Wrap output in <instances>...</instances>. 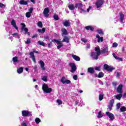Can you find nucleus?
Returning <instances> with one entry per match:
<instances>
[{"label":"nucleus","mask_w":126,"mask_h":126,"mask_svg":"<svg viewBox=\"0 0 126 126\" xmlns=\"http://www.w3.org/2000/svg\"><path fill=\"white\" fill-rule=\"evenodd\" d=\"M94 51L96 52H92L91 57L94 59V60H98L99 56L101 55V52H100V47L99 46L95 47Z\"/></svg>","instance_id":"f257e3e1"},{"label":"nucleus","mask_w":126,"mask_h":126,"mask_svg":"<svg viewBox=\"0 0 126 126\" xmlns=\"http://www.w3.org/2000/svg\"><path fill=\"white\" fill-rule=\"evenodd\" d=\"M42 90L45 93H51V92L53 91V89L51 88H49V86L46 84L43 85Z\"/></svg>","instance_id":"f03ea898"},{"label":"nucleus","mask_w":126,"mask_h":126,"mask_svg":"<svg viewBox=\"0 0 126 126\" xmlns=\"http://www.w3.org/2000/svg\"><path fill=\"white\" fill-rule=\"evenodd\" d=\"M69 66L71 67V69L70 70V72H72V73H73L76 71V69H77V68L76 67V65L75 63H69Z\"/></svg>","instance_id":"7ed1b4c3"},{"label":"nucleus","mask_w":126,"mask_h":126,"mask_svg":"<svg viewBox=\"0 0 126 126\" xmlns=\"http://www.w3.org/2000/svg\"><path fill=\"white\" fill-rule=\"evenodd\" d=\"M34 53H35L36 54H38V53H39V51H36V50L32 49V52H31L30 53V56H31V59H32L34 63H36V59L35 58V55H34Z\"/></svg>","instance_id":"20e7f679"},{"label":"nucleus","mask_w":126,"mask_h":126,"mask_svg":"<svg viewBox=\"0 0 126 126\" xmlns=\"http://www.w3.org/2000/svg\"><path fill=\"white\" fill-rule=\"evenodd\" d=\"M103 68L107 71H109L110 72H112V71H113V70H114V69H115V68H114L111 66H109V65H108L107 64H104Z\"/></svg>","instance_id":"39448f33"},{"label":"nucleus","mask_w":126,"mask_h":126,"mask_svg":"<svg viewBox=\"0 0 126 126\" xmlns=\"http://www.w3.org/2000/svg\"><path fill=\"white\" fill-rule=\"evenodd\" d=\"M22 116L23 117H32V113H30V112L27 110H23L22 111Z\"/></svg>","instance_id":"423d86ee"},{"label":"nucleus","mask_w":126,"mask_h":126,"mask_svg":"<svg viewBox=\"0 0 126 126\" xmlns=\"http://www.w3.org/2000/svg\"><path fill=\"white\" fill-rule=\"evenodd\" d=\"M103 4L104 1L103 0H97L95 2V5L96 6L97 8H100Z\"/></svg>","instance_id":"0eeeda50"},{"label":"nucleus","mask_w":126,"mask_h":126,"mask_svg":"<svg viewBox=\"0 0 126 126\" xmlns=\"http://www.w3.org/2000/svg\"><path fill=\"white\" fill-rule=\"evenodd\" d=\"M49 12H50V8L49 7L45 8L43 11V14L45 17H48L50 16L49 14Z\"/></svg>","instance_id":"6e6552de"},{"label":"nucleus","mask_w":126,"mask_h":126,"mask_svg":"<svg viewBox=\"0 0 126 126\" xmlns=\"http://www.w3.org/2000/svg\"><path fill=\"white\" fill-rule=\"evenodd\" d=\"M123 87L124 86L123 85H119L117 89V93H119L120 94H123Z\"/></svg>","instance_id":"1a4fd4ad"},{"label":"nucleus","mask_w":126,"mask_h":126,"mask_svg":"<svg viewBox=\"0 0 126 126\" xmlns=\"http://www.w3.org/2000/svg\"><path fill=\"white\" fill-rule=\"evenodd\" d=\"M106 115H107L108 117H109V119L111 121H114V119H115V117L114 116V114H113V113H111L109 112H106Z\"/></svg>","instance_id":"9d476101"},{"label":"nucleus","mask_w":126,"mask_h":126,"mask_svg":"<svg viewBox=\"0 0 126 126\" xmlns=\"http://www.w3.org/2000/svg\"><path fill=\"white\" fill-rule=\"evenodd\" d=\"M119 15L120 16V22H121V23H122L123 24H124V19H125V14H124V13H123V12L121 13H119Z\"/></svg>","instance_id":"9b49d317"},{"label":"nucleus","mask_w":126,"mask_h":126,"mask_svg":"<svg viewBox=\"0 0 126 126\" xmlns=\"http://www.w3.org/2000/svg\"><path fill=\"white\" fill-rule=\"evenodd\" d=\"M39 64L42 70H46V68H45V63H44V62H43V61L41 60L39 62Z\"/></svg>","instance_id":"f8f14e48"},{"label":"nucleus","mask_w":126,"mask_h":126,"mask_svg":"<svg viewBox=\"0 0 126 126\" xmlns=\"http://www.w3.org/2000/svg\"><path fill=\"white\" fill-rule=\"evenodd\" d=\"M75 7L76 8H78V9H81L83 7V4L82 3H77L75 5Z\"/></svg>","instance_id":"ddd939ff"},{"label":"nucleus","mask_w":126,"mask_h":126,"mask_svg":"<svg viewBox=\"0 0 126 126\" xmlns=\"http://www.w3.org/2000/svg\"><path fill=\"white\" fill-rule=\"evenodd\" d=\"M11 25H12L13 27L16 29V30H18V27L16 26V23L15 22V20H12L11 22Z\"/></svg>","instance_id":"4468645a"},{"label":"nucleus","mask_w":126,"mask_h":126,"mask_svg":"<svg viewBox=\"0 0 126 126\" xmlns=\"http://www.w3.org/2000/svg\"><path fill=\"white\" fill-rule=\"evenodd\" d=\"M72 58L76 62H80V57H79L74 54L72 55Z\"/></svg>","instance_id":"2eb2a0df"},{"label":"nucleus","mask_w":126,"mask_h":126,"mask_svg":"<svg viewBox=\"0 0 126 126\" xmlns=\"http://www.w3.org/2000/svg\"><path fill=\"white\" fill-rule=\"evenodd\" d=\"M88 72L91 74H94L95 73V70L93 67H89L88 68Z\"/></svg>","instance_id":"dca6fc26"},{"label":"nucleus","mask_w":126,"mask_h":126,"mask_svg":"<svg viewBox=\"0 0 126 126\" xmlns=\"http://www.w3.org/2000/svg\"><path fill=\"white\" fill-rule=\"evenodd\" d=\"M108 50H109V48L108 47L103 48V50H102L101 51V49H100V55L101 54H107V53H108Z\"/></svg>","instance_id":"f3484780"},{"label":"nucleus","mask_w":126,"mask_h":126,"mask_svg":"<svg viewBox=\"0 0 126 126\" xmlns=\"http://www.w3.org/2000/svg\"><path fill=\"white\" fill-rule=\"evenodd\" d=\"M62 42L69 43V37L67 36H64V38L62 40Z\"/></svg>","instance_id":"a211bd4d"},{"label":"nucleus","mask_w":126,"mask_h":126,"mask_svg":"<svg viewBox=\"0 0 126 126\" xmlns=\"http://www.w3.org/2000/svg\"><path fill=\"white\" fill-rule=\"evenodd\" d=\"M96 37L97 39H98V43H100V42H103V41H104V38H103V37H100L99 34H96Z\"/></svg>","instance_id":"6ab92c4d"},{"label":"nucleus","mask_w":126,"mask_h":126,"mask_svg":"<svg viewBox=\"0 0 126 126\" xmlns=\"http://www.w3.org/2000/svg\"><path fill=\"white\" fill-rule=\"evenodd\" d=\"M62 32V36H63V35H67L68 33H67V31L65 28H63L61 30Z\"/></svg>","instance_id":"aec40b11"},{"label":"nucleus","mask_w":126,"mask_h":126,"mask_svg":"<svg viewBox=\"0 0 126 126\" xmlns=\"http://www.w3.org/2000/svg\"><path fill=\"white\" fill-rule=\"evenodd\" d=\"M86 30H90L91 32H93L94 31V28L91 26H88L85 27Z\"/></svg>","instance_id":"412c9836"},{"label":"nucleus","mask_w":126,"mask_h":126,"mask_svg":"<svg viewBox=\"0 0 126 126\" xmlns=\"http://www.w3.org/2000/svg\"><path fill=\"white\" fill-rule=\"evenodd\" d=\"M19 3L23 5H27V4H28V0L25 1L24 0H21L19 1Z\"/></svg>","instance_id":"4be33fe9"},{"label":"nucleus","mask_w":126,"mask_h":126,"mask_svg":"<svg viewBox=\"0 0 126 126\" xmlns=\"http://www.w3.org/2000/svg\"><path fill=\"white\" fill-rule=\"evenodd\" d=\"M63 25L64 26H65V27H69V26H70V23H69V22H68V21L65 20L63 23Z\"/></svg>","instance_id":"5701e85b"},{"label":"nucleus","mask_w":126,"mask_h":126,"mask_svg":"<svg viewBox=\"0 0 126 126\" xmlns=\"http://www.w3.org/2000/svg\"><path fill=\"white\" fill-rule=\"evenodd\" d=\"M123 97V94H120L115 96V97L116 98L117 100L119 101L121 100V98Z\"/></svg>","instance_id":"b1692460"},{"label":"nucleus","mask_w":126,"mask_h":126,"mask_svg":"<svg viewBox=\"0 0 126 126\" xmlns=\"http://www.w3.org/2000/svg\"><path fill=\"white\" fill-rule=\"evenodd\" d=\"M68 7L70 10H74V9L75 8V6L72 4L68 5Z\"/></svg>","instance_id":"393cba45"},{"label":"nucleus","mask_w":126,"mask_h":126,"mask_svg":"<svg viewBox=\"0 0 126 126\" xmlns=\"http://www.w3.org/2000/svg\"><path fill=\"white\" fill-rule=\"evenodd\" d=\"M17 72L18 73H22V72H23V67H21L20 68H19L18 69H17Z\"/></svg>","instance_id":"a878e982"},{"label":"nucleus","mask_w":126,"mask_h":126,"mask_svg":"<svg viewBox=\"0 0 126 126\" xmlns=\"http://www.w3.org/2000/svg\"><path fill=\"white\" fill-rule=\"evenodd\" d=\"M41 80H43L45 82H47L48 81V76H44L41 78Z\"/></svg>","instance_id":"bb28decb"},{"label":"nucleus","mask_w":126,"mask_h":126,"mask_svg":"<svg viewBox=\"0 0 126 126\" xmlns=\"http://www.w3.org/2000/svg\"><path fill=\"white\" fill-rule=\"evenodd\" d=\"M45 28H43L42 29H38V32H39V33H45Z\"/></svg>","instance_id":"cd10ccee"},{"label":"nucleus","mask_w":126,"mask_h":126,"mask_svg":"<svg viewBox=\"0 0 126 126\" xmlns=\"http://www.w3.org/2000/svg\"><path fill=\"white\" fill-rule=\"evenodd\" d=\"M97 32L100 35H104V32H103V31H102L101 29H97Z\"/></svg>","instance_id":"c85d7f7f"},{"label":"nucleus","mask_w":126,"mask_h":126,"mask_svg":"<svg viewBox=\"0 0 126 126\" xmlns=\"http://www.w3.org/2000/svg\"><path fill=\"white\" fill-rule=\"evenodd\" d=\"M13 63H17L18 62V57L15 56L12 58Z\"/></svg>","instance_id":"c756f323"},{"label":"nucleus","mask_w":126,"mask_h":126,"mask_svg":"<svg viewBox=\"0 0 126 126\" xmlns=\"http://www.w3.org/2000/svg\"><path fill=\"white\" fill-rule=\"evenodd\" d=\"M98 78H102V77H104V74L102 72H100L98 73Z\"/></svg>","instance_id":"7c9ffc66"},{"label":"nucleus","mask_w":126,"mask_h":126,"mask_svg":"<svg viewBox=\"0 0 126 126\" xmlns=\"http://www.w3.org/2000/svg\"><path fill=\"white\" fill-rule=\"evenodd\" d=\"M104 98V94H99V101H102Z\"/></svg>","instance_id":"2f4dec72"},{"label":"nucleus","mask_w":126,"mask_h":126,"mask_svg":"<svg viewBox=\"0 0 126 126\" xmlns=\"http://www.w3.org/2000/svg\"><path fill=\"white\" fill-rule=\"evenodd\" d=\"M61 82L63 84H64L65 83V77L63 76L61 79Z\"/></svg>","instance_id":"473e14b6"},{"label":"nucleus","mask_w":126,"mask_h":126,"mask_svg":"<svg viewBox=\"0 0 126 126\" xmlns=\"http://www.w3.org/2000/svg\"><path fill=\"white\" fill-rule=\"evenodd\" d=\"M54 42H55V43H57V44L58 45H60L61 44H62V43H63V42H62V41H59L58 39H54Z\"/></svg>","instance_id":"72a5a7b5"},{"label":"nucleus","mask_w":126,"mask_h":126,"mask_svg":"<svg viewBox=\"0 0 126 126\" xmlns=\"http://www.w3.org/2000/svg\"><path fill=\"white\" fill-rule=\"evenodd\" d=\"M35 122L36 124H39L40 123H41V119H40V118H36L35 119Z\"/></svg>","instance_id":"f704fd0d"},{"label":"nucleus","mask_w":126,"mask_h":126,"mask_svg":"<svg viewBox=\"0 0 126 126\" xmlns=\"http://www.w3.org/2000/svg\"><path fill=\"white\" fill-rule=\"evenodd\" d=\"M126 107L125 106H122L120 108V112H126Z\"/></svg>","instance_id":"c9c22d12"},{"label":"nucleus","mask_w":126,"mask_h":126,"mask_svg":"<svg viewBox=\"0 0 126 126\" xmlns=\"http://www.w3.org/2000/svg\"><path fill=\"white\" fill-rule=\"evenodd\" d=\"M103 117V114H102V112L99 111L98 112V115H97V118L99 119L102 118Z\"/></svg>","instance_id":"e433bc0d"},{"label":"nucleus","mask_w":126,"mask_h":126,"mask_svg":"<svg viewBox=\"0 0 126 126\" xmlns=\"http://www.w3.org/2000/svg\"><path fill=\"white\" fill-rule=\"evenodd\" d=\"M53 18L54 19H55V20H59V19H60V18H59V15L57 14L54 15L53 16Z\"/></svg>","instance_id":"4c0bfd02"},{"label":"nucleus","mask_w":126,"mask_h":126,"mask_svg":"<svg viewBox=\"0 0 126 126\" xmlns=\"http://www.w3.org/2000/svg\"><path fill=\"white\" fill-rule=\"evenodd\" d=\"M38 43L39 45L40 46H43V47H45V43L44 42H42L40 40L38 41Z\"/></svg>","instance_id":"58836bf2"},{"label":"nucleus","mask_w":126,"mask_h":126,"mask_svg":"<svg viewBox=\"0 0 126 126\" xmlns=\"http://www.w3.org/2000/svg\"><path fill=\"white\" fill-rule=\"evenodd\" d=\"M114 103H115V99H112L109 102V105L113 106V105H114Z\"/></svg>","instance_id":"ea45409f"},{"label":"nucleus","mask_w":126,"mask_h":126,"mask_svg":"<svg viewBox=\"0 0 126 126\" xmlns=\"http://www.w3.org/2000/svg\"><path fill=\"white\" fill-rule=\"evenodd\" d=\"M26 17H28V18H30V17H31V13H30L29 12H28L26 13Z\"/></svg>","instance_id":"a19ab883"},{"label":"nucleus","mask_w":126,"mask_h":126,"mask_svg":"<svg viewBox=\"0 0 126 126\" xmlns=\"http://www.w3.org/2000/svg\"><path fill=\"white\" fill-rule=\"evenodd\" d=\"M57 103H58V105H62L63 104V101L61 99H57Z\"/></svg>","instance_id":"79ce46f5"},{"label":"nucleus","mask_w":126,"mask_h":126,"mask_svg":"<svg viewBox=\"0 0 126 126\" xmlns=\"http://www.w3.org/2000/svg\"><path fill=\"white\" fill-rule=\"evenodd\" d=\"M37 25L39 27H43V23H42V22L41 21L37 23Z\"/></svg>","instance_id":"37998d69"},{"label":"nucleus","mask_w":126,"mask_h":126,"mask_svg":"<svg viewBox=\"0 0 126 126\" xmlns=\"http://www.w3.org/2000/svg\"><path fill=\"white\" fill-rule=\"evenodd\" d=\"M62 47H63V43L58 44V46H57V49L58 50H60Z\"/></svg>","instance_id":"c03bdc74"},{"label":"nucleus","mask_w":126,"mask_h":126,"mask_svg":"<svg viewBox=\"0 0 126 126\" xmlns=\"http://www.w3.org/2000/svg\"><path fill=\"white\" fill-rule=\"evenodd\" d=\"M21 25L22 26L21 29L22 30H23L26 27V25L24 23H21Z\"/></svg>","instance_id":"a18cd8bd"},{"label":"nucleus","mask_w":126,"mask_h":126,"mask_svg":"<svg viewBox=\"0 0 126 126\" xmlns=\"http://www.w3.org/2000/svg\"><path fill=\"white\" fill-rule=\"evenodd\" d=\"M65 83L66 84H70V83H71V82L69 80H65Z\"/></svg>","instance_id":"49530a36"},{"label":"nucleus","mask_w":126,"mask_h":126,"mask_svg":"<svg viewBox=\"0 0 126 126\" xmlns=\"http://www.w3.org/2000/svg\"><path fill=\"white\" fill-rule=\"evenodd\" d=\"M117 109L119 110L121 108V103H118L116 105Z\"/></svg>","instance_id":"de8ad7c7"},{"label":"nucleus","mask_w":126,"mask_h":126,"mask_svg":"<svg viewBox=\"0 0 126 126\" xmlns=\"http://www.w3.org/2000/svg\"><path fill=\"white\" fill-rule=\"evenodd\" d=\"M95 70H97V71H101V68L100 67L96 66L94 68Z\"/></svg>","instance_id":"09e8293b"},{"label":"nucleus","mask_w":126,"mask_h":126,"mask_svg":"<svg viewBox=\"0 0 126 126\" xmlns=\"http://www.w3.org/2000/svg\"><path fill=\"white\" fill-rule=\"evenodd\" d=\"M112 47H118V43H117V42H114L113 43V44L112 45Z\"/></svg>","instance_id":"8fccbe9b"},{"label":"nucleus","mask_w":126,"mask_h":126,"mask_svg":"<svg viewBox=\"0 0 126 126\" xmlns=\"http://www.w3.org/2000/svg\"><path fill=\"white\" fill-rule=\"evenodd\" d=\"M80 10H81V13H85V12H86V11L82 9V8L80 9Z\"/></svg>","instance_id":"3c124183"},{"label":"nucleus","mask_w":126,"mask_h":126,"mask_svg":"<svg viewBox=\"0 0 126 126\" xmlns=\"http://www.w3.org/2000/svg\"><path fill=\"white\" fill-rule=\"evenodd\" d=\"M29 12H30V13H32V12H33V8L31 7L29 10Z\"/></svg>","instance_id":"603ef678"},{"label":"nucleus","mask_w":126,"mask_h":126,"mask_svg":"<svg viewBox=\"0 0 126 126\" xmlns=\"http://www.w3.org/2000/svg\"><path fill=\"white\" fill-rule=\"evenodd\" d=\"M31 39L30 38H28L27 40V44H31Z\"/></svg>","instance_id":"864d4df0"},{"label":"nucleus","mask_w":126,"mask_h":126,"mask_svg":"<svg viewBox=\"0 0 126 126\" xmlns=\"http://www.w3.org/2000/svg\"><path fill=\"white\" fill-rule=\"evenodd\" d=\"M74 80H77V76L76 75H74L73 77Z\"/></svg>","instance_id":"5fc2aeb1"},{"label":"nucleus","mask_w":126,"mask_h":126,"mask_svg":"<svg viewBox=\"0 0 126 126\" xmlns=\"http://www.w3.org/2000/svg\"><path fill=\"white\" fill-rule=\"evenodd\" d=\"M92 8V6H89V8L87 9V12H89V11H90V9H91Z\"/></svg>","instance_id":"6e6d98bb"},{"label":"nucleus","mask_w":126,"mask_h":126,"mask_svg":"<svg viewBox=\"0 0 126 126\" xmlns=\"http://www.w3.org/2000/svg\"><path fill=\"white\" fill-rule=\"evenodd\" d=\"M37 37H38V34H35L33 35L32 37V39H34V38H37Z\"/></svg>","instance_id":"4d7b16f0"},{"label":"nucleus","mask_w":126,"mask_h":126,"mask_svg":"<svg viewBox=\"0 0 126 126\" xmlns=\"http://www.w3.org/2000/svg\"><path fill=\"white\" fill-rule=\"evenodd\" d=\"M112 108H113V105H111L109 104L108 106V109H109V110H110V111H111V110H112Z\"/></svg>","instance_id":"13d9d810"},{"label":"nucleus","mask_w":126,"mask_h":126,"mask_svg":"<svg viewBox=\"0 0 126 126\" xmlns=\"http://www.w3.org/2000/svg\"><path fill=\"white\" fill-rule=\"evenodd\" d=\"M116 60H118V61H120V62H123V59H122L121 58L117 57Z\"/></svg>","instance_id":"bf43d9fd"},{"label":"nucleus","mask_w":126,"mask_h":126,"mask_svg":"<svg viewBox=\"0 0 126 126\" xmlns=\"http://www.w3.org/2000/svg\"><path fill=\"white\" fill-rule=\"evenodd\" d=\"M23 30L26 32V33H27L28 32V29L27 28H25Z\"/></svg>","instance_id":"052dcab7"},{"label":"nucleus","mask_w":126,"mask_h":126,"mask_svg":"<svg viewBox=\"0 0 126 126\" xmlns=\"http://www.w3.org/2000/svg\"><path fill=\"white\" fill-rule=\"evenodd\" d=\"M112 55H113L114 58H115V59H116V60H117V58H118V57L117 56H116V54L113 53Z\"/></svg>","instance_id":"680f3d73"},{"label":"nucleus","mask_w":126,"mask_h":126,"mask_svg":"<svg viewBox=\"0 0 126 126\" xmlns=\"http://www.w3.org/2000/svg\"><path fill=\"white\" fill-rule=\"evenodd\" d=\"M3 6H5L4 4H2V3L0 2V7H2Z\"/></svg>","instance_id":"e2e57ef3"},{"label":"nucleus","mask_w":126,"mask_h":126,"mask_svg":"<svg viewBox=\"0 0 126 126\" xmlns=\"http://www.w3.org/2000/svg\"><path fill=\"white\" fill-rule=\"evenodd\" d=\"M52 45V42H50L49 43H48V48H51V46Z\"/></svg>","instance_id":"0e129e2a"},{"label":"nucleus","mask_w":126,"mask_h":126,"mask_svg":"<svg viewBox=\"0 0 126 126\" xmlns=\"http://www.w3.org/2000/svg\"><path fill=\"white\" fill-rule=\"evenodd\" d=\"M22 126H27V124H26V123H22Z\"/></svg>","instance_id":"69168bd1"},{"label":"nucleus","mask_w":126,"mask_h":126,"mask_svg":"<svg viewBox=\"0 0 126 126\" xmlns=\"http://www.w3.org/2000/svg\"><path fill=\"white\" fill-rule=\"evenodd\" d=\"M44 39H46V40H49L50 39V37H49V36H46L44 37Z\"/></svg>","instance_id":"338daca9"},{"label":"nucleus","mask_w":126,"mask_h":126,"mask_svg":"<svg viewBox=\"0 0 126 126\" xmlns=\"http://www.w3.org/2000/svg\"><path fill=\"white\" fill-rule=\"evenodd\" d=\"M116 76H117V77H119L120 76V72H117Z\"/></svg>","instance_id":"774afa93"}]
</instances>
